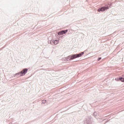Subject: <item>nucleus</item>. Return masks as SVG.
I'll return each instance as SVG.
<instances>
[{"label":"nucleus","instance_id":"obj_5","mask_svg":"<svg viewBox=\"0 0 124 124\" xmlns=\"http://www.w3.org/2000/svg\"><path fill=\"white\" fill-rule=\"evenodd\" d=\"M102 11H105V10L107 9H109V7H103L101 8Z\"/></svg>","mask_w":124,"mask_h":124},{"label":"nucleus","instance_id":"obj_9","mask_svg":"<svg viewBox=\"0 0 124 124\" xmlns=\"http://www.w3.org/2000/svg\"><path fill=\"white\" fill-rule=\"evenodd\" d=\"M101 60V58L100 57V58H99L98 59V61H100Z\"/></svg>","mask_w":124,"mask_h":124},{"label":"nucleus","instance_id":"obj_3","mask_svg":"<svg viewBox=\"0 0 124 124\" xmlns=\"http://www.w3.org/2000/svg\"><path fill=\"white\" fill-rule=\"evenodd\" d=\"M67 31H68V30H67L62 31L58 32V35H62V34H64L65 33H66Z\"/></svg>","mask_w":124,"mask_h":124},{"label":"nucleus","instance_id":"obj_8","mask_svg":"<svg viewBox=\"0 0 124 124\" xmlns=\"http://www.w3.org/2000/svg\"><path fill=\"white\" fill-rule=\"evenodd\" d=\"M100 11H102L101 8V9H98V12H100Z\"/></svg>","mask_w":124,"mask_h":124},{"label":"nucleus","instance_id":"obj_1","mask_svg":"<svg viewBox=\"0 0 124 124\" xmlns=\"http://www.w3.org/2000/svg\"><path fill=\"white\" fill-rule=\"evenodd\" d=\"M82 55H84V52H82L81 53H79L78 54H75L72 56H69L68 57V59L70 61H72V60H74V59L81 57Z\"/></svg>","mask_w":124,"mask_h":124},{"label":"nucleus","instance_id":"obj_6","mask_svg":"<svg viewBox=\"0 0 124 124\" xmlns=\"http://www.w3.org/2000/svg\"><path fill=\"white\" fill-rule=\"evenodd\" d=\"M58 43H59V41H58V40H55L54 41V44H55V45H57V44H58Z\"/></svg>","mask_w":124,"mask_h":124},{"label":"nucleus","instance_id":"obj_4","mask_svg":"<svg viewBox=\"0 0 124 124\" xmlns=\"http://www.w3.org/2000/svg\"><path fill=\"white\" fill-rule=\"evenodd\" d=\"M115 80H116L117 81H119V80H120V81H121V82H124V78H115Z\"/></svg>","mask_w":124,"mask_h":124},{"label":"nucleus","instance_id":"obj_2","mask_svg":"<svg viewBox=\"0 0 124 124\" xmlns=\"http://www.w3.org/2000/svg\"><path fill=\"white\" fill-rule=\"evenodd\" d=\"M28 72V69L25 68L22 71L19 73V74H20V76H24V75H26V73Z\"/></svg>","mask_w":124,"mask_h":124},{"label":"nucleus","instance_id":"obj_7","mask_svg":"<svg viewBox=\"0 0 124 124\" xmlns=\"http://www.w3.org/2000/svg\"><path fill=\"white\" fill-rule=\"evenodd\" d=\"M46 100H43L42 102V103L44 104V103H46Z\"/></svg>","mask_w":124,"mask_h":124}]
</instances>
